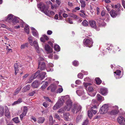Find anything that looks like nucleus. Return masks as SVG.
<instances>
[{
	"mask_svg": "<svg viewBox=\"0 0 125 125\" xmlns=\"http://www.w3.org/2000/svg\"><path fill=\"white\" fill-rule=\"evenodd\" d=\"M91 110L92 113L94 114H95L97 112L96 109H92Z\"/></svg>",
	"mask_w": 125,
	"mask_h": 125,
	"instance_id": "nucleus-55",
	"label": "nucleus"
},
{
	"mask_svg": "<svg viewBox=\"0 0 125 125\" xmlns=\"http://www.w3.org/2000/svg\"><path fill=\"white\" fill-rule=\"evenodd\" d=\"M64 102V100L63 99L58 100L56 104L53 107V109L54 110H56L57 109L59 108L62 105Z\"/></svg>",
	"mask_w": 125,
	"mask_h": 125,
	"instance_id": "nucleus-2",
	"label": "nucleus"
},
{
	"mask_svg": "<svg viewBox=\"0 0 125 125\" xmlns=\"http://www.w3.org/2000/svg\"><path fill=\"white\" fill-rule=\"evenodd\" d=\"M28 39L29 40L30 44L31 46H33V43L32 42V40H33V39L32 37L31 36H29L28 38Z\"/></svg>",
	"mask_w": 125,
	"mask_h": 125,
	"instance_id": "nucleus-30",
	"label": "nucleus"
},
{
	"mask_svg": "<svg viewBox=\"0 0 125 125\" xmlns=\"http://www.w3.org/2000/svg\"><path fill=\"white\" fill-rule=\"evenodd\" d=\"M22 100L21 98H20L16 101H15L13 104V105H15L16 104H19L22 102Z\"/></svg>",
	"mask_w": 125,
	"mask_h": 125,
	"instance_id": "nucleus-23",
	"label": "nucleus"
},
{
	"mask_svg": "<svg viewBox=\"0 0 125 125\" xmlns=\"http://www.w3.org/2000/svg\"><path fill=\"white\" fill-rule=\"evenodd\" d=\"M69 16L72 17L75 20L77 19H78V17L76 15L72 13H70L69 14Z\"/></svg>",
	"mask_w": 125,
	"mask_h": 125,
	"instance_id": "nucleus-20",
	"label": "nucleus"
},
{
	"mask_svg": "<svg viewBox=\"0 0 125 125\" xmlns=\"http://www.w3.org/2000/svg\"><path fill=\"white\" fill-rule=\"evenodd\" d=\"M82 117V115H78L76 118V121L78 122Z\"/></svg>",
	"mask_w": 125,
	"mask_h": 125,
	"instance_id": "nucleus-54",
	"label": "nucleus"
},
{
	"mask_svg": "<svg viewBox=\"0 0 125 125\" xmlns=\"http://www.w3.org/2000/svg\"><path fill=\"white\" fill-rule=\"evenodd\" d=\"M35 91H33L32 92L30 93L29 95L30 96H33V95L34 94H35Z\"/></svg>",
	"mask_w": 125,
	"mask_h": 125,
	"instance_id": "nucleus-60",
	"label": "nucleus"
},
{
	"mask_svg": "<svg viewBox=\"0 0 125 125\" xmlns=\"http://www.w3.org/2000/svg\"><path fill=\"white\" fill-rule=\"evenodd\" d=\"M28 43H26L25 44H23L21 45V49H24L26 47L28 46Z\"/></svg>",
	"mask_w": 125,
	"mask_h": 125,
	"instance_id": "nucleus-39",
	"label": "nucleus"
},
{
	"mask_svg": "<svg viewBox=\"0 0 125 125\" xmlns=\"http://www.w3.org/2000/svg\"><path fill=\"white\" fill-rule=\"evenodd\" d=\"M88 123V120L86 119L85 120L83 123L82 125H87Z\"/></svg>",
	"mask_w": 125,
	"mask_h": 125,
	"instance_id": "nucleus-47",
	"label": "nucleus"
},
{
	"mask_svg": "<svg viewBox=\"0 0 125 125\" xmlns=\"http://www.w3.org/2000/svg\"><path fill=\"white\" fill-rule=\"evenodd\" d=\"M73 64L74 66H77L78 65V63L77 61H75L73 62Z\"/></svg>",
	"mask_w": 125,
	"mask_h": 125,
	"instance_id": "nucleus-56",
	"label": "nucleus"
},
{
	"mask_svg": "<svg viewBox=\"0 0 125 125\" xmlns=\"http://www.w3.org/2000/svg\"><path fill=\"white\" fill-rule=\"evenodd\" d=\"M44 120L45 119L43 117H40L39 118L38 122L39 124L42 123L44 122Z\"/></svg>",
	"mask_w": 125,
	"mask_h": 125,
	"instance_id": "nucleus-29",
	"label": "nucleus"
},
{
	"mask_svg": "<svg viewBox=\"0 0 125 125\" xmlns=\"http://www.w3.org/2000/svg\"><path fill=\"white\" fill-rule=\"evenodd\" d=\"M54 117L55 118L57 119L58 120H60L61 118H60L59 115H58L57 113L55 114L54 115Z\"/></svg>",
	"mask_w": 125,
	"mask_h": 125,
	"instance_id": "nucleus-52",
	"label": "nucleus"
},
{
	"mask_svg": "<svg viewBox=\"0 0 125 125\" xmlns=\"http://www.w3.org/2000/svg\"><path fill=\"white\" fill-rule=\"evenodd\" d=\"M118 11H119L120 10V9L122 7V6L120 4L118 3Z\"/></svg>",
	"mask_w": 125,
	"mask_h": 125,
	"instance_id": "nucleus-62",
	"label": "nucleus"
},
{
	"mask_svg": "<svg viewBox=\"0 0 125 125\" xmlns=\"http://www.w3.org/2000/svg\"><path fill=\"white\" fill-rule=\"evenodd\" d=\"M83 85H84V86L85 87V88H86L88 86H90L92 84L90 83H84Z\"/></svg>",
	"mask_w": 125,
	"mask_h": 125,
	"instance_id": "nucleus-45",
	"label": "nucleus"
},
{
	"mask_svg": "<svg viewBox=\"0 0 125 125\" xmlns=\"http://www.w3.org/2000/svg\"><path fill=\"white\" fill-rule=\"evenodd\" d=\"M32 32L33 35L34 36H36L38 35V33L36 30L32 31Z\"/></svg>",
	"mask_w": 125,
	"mask_h": 125,
	"instance_id": "nucleus-53",
	"label": "nucleus"
},
{
	"mask_svg": "<svg viewBox=\"0 0 125 125\" xmlns=\"http://www.w3.org/2000/svg\"><path fill=\"white\" fill-rule=\"evenodd\" d=\"M19 18L17 17L13 16V18L12 20L11 24L12 25H15L19 22Z\"/></svg>",
	"mask_w": 125,
	"mask_h": 125,
	"instance_id": "nucleus-15",
	"label": "nucleus"
},
{
	"mask_svg": "<svg viewBox=\"0 0 125 125\" xmlns=\"http://www.w3.org/2000/svg\"><path fill=\"white\" fill-rule=\"evenodd\" d=\"M96 83L98 85L100 84L101 83V81L100 80V78H95V79Z\"/></svg>",
	"mask_w": 125,
	"mask_h": 125,
	"instance_id": "nucleus-33",
	"label": "nucleus"
},
{
	"mask_svg": "<svg viewBox=\"0 0 125 125\" xmlns=\"http://www.w3.org/2000/svg\"><path fill=\"white\" fill-rule=\"evenodd\" d=\"M25 31L27 34H29V28L28 26V25L25 26L24 27Z\"/></svg>",
	"mask_w": 125,
	"mask_h": 125,
	"instance_id": "nucleus-34",
	"label": "nucleus"
},
{
	"mask_svg": "<svg viewBox=\"0 0 125 125\" xmlns=\"http://www.w3.org/2000/svg\"><path fill=\"white\" fill-rule=\"evenodd\" d=\"M31 119L34 121V122H35L37 121L36 118L33 116L31 117Z\"/></svg>",
	"mask_w": 125,
	"mask_h": 125,
	"instance_id": "nucleus-61",
	"label": "nucleus"
},
{
	"mask_svg": "<svg viewBox=\"0 0 125 125\" xmlns=\"http://www.w3.org/2000/svg\"><path fill=\"white\" fill-rule=\"evenodd\" d=\"M13 17V16L12 15H9L6 19V21L8 22L11 23Z\"/></svg>",
	"mask_w": 125,
	"mask_h": 125,
	"instance_id": "nucleus-16",
	"label": "nucleus"
},
{
	"mask_svg": "<svg viewBox=\"0 0 125 125\" xmlns=\"http://www.w3.org/2000/svg\"><path fill=\"white\" fill-rule=\"evenodd\" d=\"M21 89V88L20 87V88H18L16 89L15 91L14 92L13 94V95H15L17 94H18L20 91Z\"/></svg>",
	"mask_w": 125,
	"mask_h": 125,
	"instance_id": "nucleus-35",
	"label": "nucleus"
},
{
	"mask_svg": "<svg viewBox=\"0 0 125 125\" xmlns=\"http://www.w3.org/2000/svg\"><path fill=\"white\" fill-rule=\"evenodd\" d=\"M4 108L3 107L0 106V116H2L4 114Z\"/></svg>",
	"mask_w": 125,
	"mask_h": 125,
	"instance_id": "nucleus-26",
	"label": "nucleus"
},
{
	"mask_svg": "<svg viewBox=\"0 0 125 125\" xmlns=\"http://www.w3.org/2000/svg\"><path fill=\"white\" fill-rule=\"evenodd\" d=\"M44 39H45L46 40H48L49 39V38L45 35H43Z\"/></svg>",
	"mask_w": 125,
	"mask_h": 125,
	"instance_id": "nucleus-63",
	"label": "nucleus"
},
{
	"mask_svg": "<svg viewBox=\"0 0 125 125\" xmlns=\"http://www.w3.org/2000/svg\"><path fill=\"white\" fill-rule=\"evenodd\" d=\"M121 71L119 70H118L116 71L114 73H115L116 74V79H118L119 77L118 76L120 75Z\"/></svg>",
	"mask_w": 125,
	"mask_h": 125,
	"instance_id": "nucleus-25",
	"label": "nucleus"
},
{
	"mask_svg": "<svg viewBox=\"0 0 125 125\" xmlns=\"http://www.w3.org/2000/svg\"><path fill=\"white\" fill-rule=\"evenodd\" d=\"M46 74V73L45 72H42L40 74V78H41L42 79H43L45 77Z\"/></svg>",
	"mask_w": 125,
	"mask_h": 125,
	"instance_id": "nucleus-32",
	"label": "nucleus"
},
{
	"mask_svg": "<svg viewBox=\"0 0 125 125\" xmlns=\"http://www.w3.org/2000/svg\"><path fill=\"white\" fill-rule=\"evenodd\" d=\"M93 42L92 40L89 39H84L83 40V43L84 45L87 47H90L93 46Z\"/></svg>",
	"mask_w": 125,
	"mask_h": 125,
	"instance_id": "nucleus-4",
	"label": "nucleus"
},
{
	"mask_svg": "<svg viewBox=\"0 0 125 125\" xmlns=\"http://www.w3.org/2000/svg\"><path fill=\"white\" fill-rule=\"evenodd\" d=\"M118 11L117 10H111L110 12V14L113 18L116 17L118 14Z\"/></svg>",
	"mask_w": 125,
	"mask_h": 125,
	"instance_id": "nucleus-12",
	"label": "nucleus"
},
{
	"mask_svg": "<svg viewBox=\"0 0 125 125\" xmlns=\"http://www.w3.org/2000/svg\"><path fill=\"white\" fill-rule=\"evenodd\" d=\"M39 67H40V69L42 70H44L45 68V62L43 61L39 62L38 64Z\"/></svg>",
	"mask_w": 125,
	"mask_h": 125,
	"instance_id": "nucleus-13",
	"label": "nucleus"
},
{
	"mask_svg": "<svg viewBox=\"0 0 125 125\" xmlns=\"http://www.w3.org/2000/svg\"><path fill=\"white\" fill-rule=\"evenodd\" d=\"M42 105L45 107H46L48 106V104L47 103L44 102L42 103Z\"/></svg>",
	"mask_w": 125,
	"mask_h": 125,
	"instance_id": "nucleus-57",
	"label": "nucleus"
},
{
	"mask_svg": "<svg viewBox=\"0 0 125 125\" xmlns=\"http://www.w3.org/2000/svg\"><path fill=\"white\" fill-rule=\"evenodd\" d=\"M67 21L69 22V23L72 24H73V22L72 21V19H71L70 18H69L67 19Z\"/></svg>",
	"mask_w": 125,
	"mask_h": 125,
	"instance_id": "nucleus-46",
	"label": "nucleus"
},
{
	"mask_svg": "<svg viewBox=\"0 0 125 125\" xmlns=\"http://www.w3.org/2000/svg\"><path fill=\"white\" fill-rule=\"evenodd\" d=\"M38 7L40 10L43 11L46 15H48L49 13L48 8L46 7L45 5L43 3H40L38 4Z\"/></svg>",
	"mask_w": 125,
	"mask_h": 125,
	"instance_id": "nucleus-1",
	"label": "nucleus"
},
{
	"mask_svg": "<svg viewBox=\"0 0 125 125\" xmlns=\"http://www.w3.org/2000/svg\"><path fill=\"white\" fill-rule=\"evenodd\" d=\"M40 82L37 80H35L34 81L32 84V86L33 88H37L40 84Z\"/></svg>",
	"mask_w": 125,
	"mask_h": 125,
	"instance_id": "nucleus-14",
	"label": "nucleus"
},
{
	"mask_svg": "<svg viewBox=\"0 0 125 125\" xmlns=\"http://www.w3.org/2000/svg\"><path fill=\"white\" fill-rule=\"evenodd\" d=\"M94 89L93 87L92 86L88 87V90L89 92H92L94 90Z\"/></svg>",
	"mask_w": 125,
	"mask_h": 125,
	"instance_id": "nucleus-51",
	"label": "nucleus"
},
{
	"mask_svg": "<svg viewBox=\"0 0 125 125\" xmlns=\"http://www.w3.org/2000/svg\"><path fill=\"white\" fill-rule=\"evenodd\" d=\"M115 108L117 109V110H112L111 112V114L112 115H115L117 114L119 112L118 110V107L117 106H115Z\"/></svg>",
	"mask_w": 125,
	"mask_h": 125,
	"instance_id": "nucleus-18",
	"label": "nucleus"
},
{
	"mask_svg": "<svg viewBox=\"0 0 125 125\" xmlns=\"http://www.w3.org/2000/svg\"><path fill=\"white\" fill-rule=\"evenodd\" d=\"M108 106L105 104L103 105L101 107L99 110L100 113L102 114H103L106 113L108 111Z\"/></svg>",
	"mask_w": 125,
	"mask_h": 125,
	"instance_id": "nucleus-3",
	"label": "nucleus"
},
{
	"mask_svg": "<svg viewBox=\"0 0 125 125\" xmlns=\"http://www.w3.org/2000/svg\"><path fill=\"white\" fill-rule=\"evenodd\" d=\"M33 43V45H34V46L35 48H38L39 47L38 45V42L36 41H34Z\"/></svg>",
	"mask_w": 125,
	"mask_h": 125,
	"instance_id": "nucleus-40",
	"label": "nucleus"
},
{
	"mask_svg": "<svg viewBox=\"0 0 125 125\" xmlns=\"http://www.w3.org/2000/svg\"><path fill=\"white\" fill-rule=\"evenodd\" d=\"M48 85V83L47 82H46L45 84H43L41 88L43 89H44Z\"/></svg>",
	"mask_w": 125,
	"mask_h": 125,
	"instance_id": "nucleus-44",
	"label": "nucleus"
},
{
	"mask_svg": "<svg viewBox=\"0 0 125 125\" xmlns=\"http://www.w3.org/2000/svg\"><path fill=\"white\" fill-rule=\"evenodd\" d=\"M40 73V71L38 70L35 73L32 74L31 77L30 79L32 80L36 78L39 75Z\"/></svg>",
	"mask_w": 125,
	"mask_h": 125,
	"instance_id": "nucleus-17",
	"label": "nucleus"
},
{
	"mask_svg": "<svg viewBox=\"0 0 125 125\" xmlns=\"http://www.w3.org/2000/svg\"><path fill=\"white\" fill-rule=\"evenodd\" d=\"M5 116L6 117H8L10 115V113L9 111H6L5 112Z\"/></svg>",
	"mask_w": 125,
	"mask_h": 125,
	"instance_id": "nucleus-48",
	"label": "nucleus"
},
{
	"mask_svg": "<svg viewBox=\"0 0 125 125\" xmlns=\"http://www.w3.org/2000/svg\"><path fill=\"white\" fill-rule=\"evenodd\" d=\"M13 121L15 123H18L20 122L18 117H15L12 119Z\"/></svg>",
	"mask_w": 125,
	"mask_h": 125,
	"instance_id": "nucleus-42",
	"label": "nucleus"
},
{
	"mask_svg": "<svg viewBox=\"0 0 125 125\" xmlns=\"http://www.w3.org/2000/svg\"><path fill=\"white\" fill-rule=\"evenodd\" d=\"M98 101H102L104 100V98L101 96L99 94H97L96 96Z\"/></svg>",
	"mask_w": 125,
	"mask_h": 125,
	"instance_id": "nucleus-22",
	"label": "nucleus"
},
{
	"mask_svg": "<svg viewBox=\"0 0 125 125\" xmlns=\"http://www.w3.org/2000/svg\"><path fill=\"white\" fill-rule=\"evenodd\" d=\"M89 24L92 28L96 29V30L97 31L100 30V29L99 28H96V22L94 21L90 20L89 21Z\"/></svg>",
	"mask_w": 125,
	"mask_h": 125,
	"instance_id": "nucleus-5",
	"label": "nucleus"
},
{
	"mask_svg": "<svg viewBox=\"0 0 125 125\" xmlns=\"http://www.w3.org/2000/svg\"><path fill=\"white\" fill-rule=\"evenodd\" d=\"M63 89L62 88H59L57 90V93H60L63 91Z\"/></svg>",
	"mask_w": 125,
	"mask_h": 125,
	"instance_id": "nucleus-50",
	"label": "nucleus"
},
{
	"mask_svg": "<svg viewBox=\"0 0 125 125\" xmlns=\"http://www.w3.org/2000/svg\"><path fill=\"white\" fill-rule=\"evenodd\" d=\"M66 110L67 111V108L66 109L65 108L64 109H60L58 110V112L61 113H63Z\"/></svg>",
	"mask_w": 125,
	"mask_h": 125,
	"instance_id": "nucleus-37",
	"label": "nucleus"
},
{
	"mask_svg": "<svg viewBox=\"0 0 125 125\" xmlns=\"http://www.w3.org/2000/svg\"><path fill=\"white\" fill-rule=\"evenodd\" d=\"M91 110H89L88 113V116L90 118H91L93 116Z\"/></svg>",
	"mask_w": 125,
	"mask_h": 125,
	"instance_id": "nucleus-43",
	"label": "nucleus"
},
{
	"mask_svg": "<svg viewBox=\"0 0 125 125\" xmlns=\"http://www.w3.org/2000/svg\"><path fill=\"white\" fill-rule=\"evenodd\" d=\"M44 98L46 100L48 101L49 102H52V101L49 98L47 97L44 96Z\"/></svg>",
	"mask_w": 125,
	"mask_h": 125,
	"instance_id": "nucleus-58",
	"label": "nucleus"
},
{
	"mask_svg": "<svg viewBox=\"0 0 125 125\" xmlns=\"http://www.w3.org/2000/svg\"><path fill=\"white\" fill-rule=\"evenodd\" d=\"M23 89H24V92L26 91L29 90L30 89V85H27L26 87H24Z\"/></svg>",
	"mask_w": 125,
	"mask_h": 125,
	"instance_id": "nucleus-41",
	"label": "nucleus"
},
{
	"mask_svg": "<svg viewBox=\"0 0 125 125\" xmlns=\"http://www.w3.org/2000/svg\"><path fill=\"white\" fill-rule=\"evenodd\" d=\"M69 114L68 113H66L64 115V119L65 120L68 121L69 120L68 116L69 115Z\"/></svg>",
	"mask_w": 125,
	"mask_h": 125,
	"instance_id": "nucleus-31",
	"label": "nucleus"
},
{
	"mask_svg": "<svg viewBox=\"0 0 125 125\" xmlns=\"http://www.w3.org/2000/svg\"><path fill=\"white\" fill-rule=\"evenodd\" d=\"M80 2L81 3V6L82 8H84L86 5V2L85 1L83 0H81Z\"/></svg>",
	"mask_w": 125,
	"mask_h": 125,
	"instance_id": "nucleus-28",
	"label": "nucleus"
},
{
	"mask_svg": "<svg viewBox=\"0 0 125 125\" xmlns=\"http://www.w3.org/2000/svg\"><path fill=\"white\" fill-rule=\"evenodd\" d=\"M122 5L125 9V1L124 0H122Z\"/></svg>",
	"mask_w": 125,
	"mask_h": 125,
	"instance_id": "nucleus-64",
	"label": "nucleus"
},
{
	"mask_svg": "<svg viewBox=\"0 0 125 125\" xmlns=\"http://www.w3.org/2000/svg\"><path fill=\"white\" fill-rule=\"evenodd\" d=\"M82 25L84 26H87L88 25V23L87 21L86 20H84L82 23Z\"/></svg>",
	"mask_w": 125,
	"mask_h": 125,
	"instance_id": "nucleus-36",
	"label": "nucleus"
},
{
	"mask_svg": "<svg viewBox=\"0 0 125 125\" xmlns=\"http://www.w3.org/2000/svg\"><path fill=\"white\" fill-rule=\"evenodd\" d=\"M81 106L75 105L72 108V111L73 113H74L75 112H76V113L77 112L81 111Z\"/></svg>",
	"mask_w": 125,
	"mask_h": 125,
	"instance_id": "nucleus-6",
	"label": "nucleus"
},
{
	"mask_svg": "<svg viewBox=\"0 0 125 125\" xmlns=\"http://www.w3.org/2000/svg\"><path fill=\"white\" fill-rule=\"evenodd\" d=\"M81 83V81L79 80H77L75 81V83L78 85L80 84Z\"/></svg>",
	"mask_w": 125,
	"mask_h": 125,
	"instance_id": "nucleus-59",
	"label": "nucleus"
},
{
	"mask_svg": "<svg viewBox=\"0 0 125 125\" xmlns=\"http://www.w3.org/2000/svg\"><path fill=\"white\" fill-rule=\"evenodd\" d=\"M83 74L81 73H79L78 75V77L80 79H82L83 77Z\"/></svg>",
	"mask_w": 125,
	"mask_h": 125,
	"instance_id": "nucleus-49",
	"label": "nucleus"
},
{
	"mask_svg": "<svg viewBox=\"0 0 125 125\" xmlns=\"http://www.w3.org/2000/svg\"><path fill=\"white\" fill-rule=\"evenodd\" d=\"M67 107L66 108L67 109V111L70 110L71 106L72 105V103L71 100L69 99H68L66 102Z\"/></svg>",
	"mask_w": 125,
	"mask_h": 125,
	"instance_id": "nucleus-11",
	"label": "nucleus"
},
{
	"mask_svg": "<svg viewBox=\"0 0 125 125\" xmlns=\"http://www.w3.org/2000/svg\"><path fill=\"white\" fill-rule=\"evenodd\" d=\"M23 111L20 116V117L21 120H22L23 117L25 116L26 115L28 111L27 107L26 106H24L23 108Z\"/></svg>",
	"mask_w": 125,
	"mask_h": 125,
	"instance_id": "nucleus-8",
	"label": "nucleus"
},
{
	"mask_svg": "<svg viewBox=\"0 0 125 125\" xmlns=\"http://www.w3.org/2000/svg\"><path fill=\"white\" fill-rule=\"evenodd\" d=\"M53 117L52 116L50 115L49 117V120L50 123H49L50 125H52L53 124Z\"/></svg>",
	"mask_w": 125,
	"mask_h": 125,
	"instance_id": "nucleus-38",
	"label": "nucleus"
},
{
	"mask_svg": "<svg viewBox=\"0 0 125 125\" xmlns=\"http://www.w3.org/2000/svg\"><path fill=\"white\" fill-rule=\"evenodd\" d=\"M50 87H51V91L53 92L55 91L56 88V86L52 84L50 86Z\"/></svg>",
	"mask_w": 125,
	"mask_h": 125,
	"instance_id": "nucleus-24",
	"label": "nucleus"
},
{
	"mask_svg": "<svg viewBox=\"0 0 125 125\" xmlns=\"http://www.w3.org/2000/svg\"><path fill=\"white\" fill-rule=\"evenodd\" d=\"M117 121L120 125H125V119L122 116H120L117 119Z\"/></svg>",
	"mask_w": 125,
	"mask_h": 125,
	"instance_id": "nucleus-10",
	"label": "nucleus"
},
{
	"mask_svg": "<svg viewBox=\"0 0 125 125\" xmlns=\"http://www.w3.org/2000/svg\"><path fill=\"white\" fill-rule=\"evenodd\" d=\"M101 93L103 95H106L107 93V90L105 88H102L100 89Z\"/></svg>",
	"mask_w": 125,
	"mask_h": 125,
	"instance_id": "nucleus-19",
	"label": "nucleus"
},
{
	"mask_svg": "<svg viewBox=\"0 0 125 125\" xmlns=\"http://www.w3.org/2000/svg\"><path fill=\"white\" fill-rule=\"evenodd\" d=\"M54 50L57 52H59L60 50V46L57 44H55L54 46Z\"/></svg>",
	"mask_w": 125,
	"mask_h": 125,
	"instance_id": "nucleus-27",
	"label": "nucleus"
},
{
	"mask_svg": "<svg viewBox=\"0 0 125 125\" xmlns=\"http://www.w3.org/2000/svg\"><path fill=\"white\" fill-rule=\"evenodd\" d=\"M22 66L19 63H15L14 65V68L15 71V74L17 75L19 71V68L20 67H21Z\"/></svg>",
	"mask_w": 125,
	"mask_h": 125,
	"instance_id": "nucleus-9",
	"label": "nucleus"
},
{
	"mask_svg": "<svg viewBox=\"0 0 125 125\" xmlns=\"http://www.w3.org/2000/svg\"><path fill=\"white\" fill-rule=\"evenodd\" d=\"M45 50L49 52H52V49H51L50 46L48 45H46L45 46Z\"/></svg>",
	"mask_w": 125,
	"mask_h": 125,
	"instance_id": "nucleus-21",
	"label": "nucleus"
},
{
	"mask_svg": "<svg viewBox=\"0 0 125 125\" xmlns=\"http://www.w3.org/2000/svg\"><path fill=\"white\" fill-rule=\"evenodd\" d=\"M77 89L76 93L78 95L81 96L84 94V90L82 87L80 86L77 88Z\"/></svg>",
	"mask_w": 125,
	"mask_h": 125,
	"instance_id": "nucleus-7",
	"label": "nucleus"
}]
</instances>
